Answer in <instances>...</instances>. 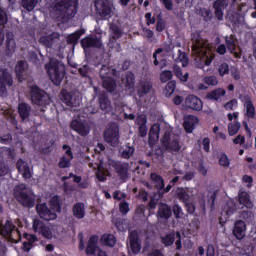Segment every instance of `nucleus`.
<instances>
[{
  "label": "nucleus",
  "mask_w": 256,
  "mask_h": 256,
  "mask_svg": "<svg viewBox=\"0 0 256 256\" xmlns=\"http://www.w3.org/2000/svg\"><path fill=\"white\" fill-rule=\"evenodd\" d=\"M44 67L53 85L59 87L63 83V79H65V64L61 60L51 58L49 63L45 64Z\"/></svg>",
  "instance_id": "nucleus-1"
},
{
  "label": "nucleus",
  "mask_w": 256,
  "mask_h": 256,
  "mask_svg": "<svg viewBox=\"0 0 256 256\" xmlns=\"http://www.w3.org/2000/svg\"><path fill=\"white\" fill-rule=\"evenodd\" d=\"M115 77H117V69L102 65L100 69V79L103 89L108 93H115V91H117V80Z\"/></svg>",
  "instance_id": "nucleus-2"
},
{
  "label": "nucleus",
  "mask_w": 256,
  "mask_h": 256,
  "mask_svg": "<svg viewBox=\"0 0 256 256\" xmlns=\"http://www.w3.org/2000/svg\"><path fill=\"white\" fill-rule=\"evenodd\" d=\"M53 11L60 17L73 19L77 15V3L73 4L71 0H55Z\"/></svg>",
  "instance_id": "nucleus-3"
},
{
  "label": "nucleus",
  "mask_w": 256,
  "mask_h": 256,
  "mask_svg": "<svg viewBox=\"0 0 256 256\" xmlns=\"http://www.w3.org/2000/svg\"><path fill=\"white\" fill-rule=\"evenodd\" d=\"M192 51H195L197 53V55H201V53H203V55H205V60L203 64H200L198 67L199 69H203V71H205V67H209L211 65V63H213V59H215V56L207 55V51H203V49H205V41L203 40V38L201 37V33H195L192 36Z\"/></svg>",
  "instance_id": "nucleus-4"
},
{
  "label": "nucleus",
  "mask_w": 256,
  "mask_h": 256,
  "mask_svg": "<svg viewBox=\"0 0 256 256\" xmlns=\"http://www.w3.org/2000/svg\"><path fill=\"white\" fill-rule=\"evenodd\" d=\"M29 95L32 105H37L38 107H49L51 105V96L38 85L30 86Z\"/></svg>",
  "instance_id": "nucleus-5"
},
{
  "label": "nucleus",
  "mask_w": 256,
  "mask_h": 256,
  "mask_svg": "<svg viewBox=\"0 0 256 256\" xmlns=\"http://www.w3.org/2000/svg\"><path fill=\"white\" fill-rule=\"evenodd\" d=\"M14 197L23 207H27L28 209L35 207V197L31 195L25 184L15 186Z\"/></svg>",
  "instance_id": "nucleus-6"
},
{
  "label": "nucleus",
  "mask_w": 256,
  "mask_h": 256,
  "mask_svg": "<svg viewBox=\"0 0 256 256\" xmlns=\"http://www.w3.org/2000/svg\"><path fill=\"white\" fill-rule=\"evenodd\" d=\"M94 7L97 17L107 21L113 17V6L107 0H95Z\"/></svg>",
  "instance_id": "nucleus-7"
},
{
  "label": "nucleus",
  "mask_w": 256,
  "mask_h": 256,
  "mask_svg": "<svg viewBox=\"0 0 256 256\" xmlns=\"http://www.w3.org/2000/svg\"><path fill=\"white\" fill-rule=\"evenodd\" d=\"M162 147L166 149V151H172L174 153H179L181 151V145L179 144L178 138H171L170 130H166L164 135L161 138Z\"/></svg>",
  "instance_id": "nucleus-8"
},
{
  "label": "nucleus",
  "mask_w": 256,
  "mask_h": 256,
  "mask_svg": "<svg viewBox=\"0 0 256 256\" xmlns=\"http://www.w3.org/2000/svg\"><path fill=\"white\" fill-rule=\"evenodd\" d=\"M36 213L43 221H55L57 213L47 206V203H40L36 205Z\"/></svg>",
  "instance_id": "nucleus-9"
},
{
  "label": "nucleus",
  "mask_w": 256,
  "mask_h": 256,
  "mask_svg": "<svg viewBox=\"0 0 256 256\" xmlns=\"http://www.w3.org/2000/svg\"><path fill=\"white\" fill-rule=\"evenodd\" d=\"M32 227L33 231L42 235L44 239H53V231H51V228L40 219H34Z\"/></svg>",
  "instance_id": "nucleus-10"
},
{
  "label": "nucleus",
  "mask_w": 256,
  "mask_h": 256,
  "mask_svg": "<svg viewBox=\"0 0 256 256\" xmlns=\"http://www.w3.org/2000/svg\"><path fill=\"white\" fill-rule=\"evenodd\" d=\"M173 215V210L171 206H169L167 203L160 202L158 204V210L156 213L157 221L159 223H167L169 219H171Z\"/></svg>",
  "instance_id": "nucleus-11"
},
{
  "label": "nucleus",
  "mask_w": 256,
  "mask_h": 256,
  "mask_svg": "<svg viewBox=\"0 0 256 256\" xmlns=\"http://www.w3.org/2000/svg\"><path fill=\"white\" fill-rule=\"evenodd\" d=\"M59 41H61V35L57 32H52L49 35H43L39 38L40 45H43L46 49H53V47H57V45H59Z\"/></svg>",
  "instance_id": "nucleus-12"
},
{
  "label": "nucleus",
  "mask_w": 256,
  "mask_h": 256,
  "mask_svg": "<svg viewBox=\"0 0 256 256\" xmlns=\"http://www.w3.org/2000/svg\"><path fill=\"white\" fill-rule=\"evenodd\" d=\"M128 241L130 250L133 255H139V253H141V237L139 236V231H129Z\"/></svg>",
  "instance_id": "nucleus-13"
},
{
  "label": "nucleus",
  "mask_w": 256,
  "mask_h": 256,
  "mask_svg": "<svg viewBox=\"0 0 256 256\" xmlns=\"http://www.w3.org/2000/svg\"><path fill=\"white\" fill-rule=\"evenodd\" d=\"M104 140L112 147L119 145V127L111 126L104 131Z\"/></svg>",
  "instance_id": "nucleus-14"
},
{
  "label": "nucleus",
  "mask_w": 256,
  "mask_h": 256,
  "mask_svg": "<svg viewBox=\"0 0 256 256\" xmlns=\"http://www.w3.org/2000/svg\"><path fill=\"white\" fill-rule=\"evenodd\" d=\"M232 235L238 241H243L247 235V224L243 220H236L232 229Z\"/></svg>",
  "instance_id": "nucleus-15"
},
{
  "label": "nucleus",
  "mask_w": 256,
  "mask_h": 256,
  "mask_svg": "<svg viewBox=\"0 0 256 256\" xmlns=\"http://www.w3.org/2000/svg\"><path fill=\"white\" fill-rule=\"evenodd\" d=\"M80 45L84 51H87V49L91 48L101 49V47H103V42H101V38H98L97 36H87L80 41Z\"/></svg>",
  "instance_id": "nucleus-16"
},
{
  "label": "nucleus",
  "mask_w": 256,
  "mask_h": 256,
  "mask_svg": "<svg viewBox=\"0 0 256 256\" xmlns=\"http://www.w3.org/2000/svg\"><path fill=\"white\" fill-rule=\"evenodd\" d=\"M7 87H13V76L7 69H0V93H5Z\"/></svg>",
  "instance_id": "nucleus-17"
},
{
  "label": "nucleus",
  "mask_w": 256,
  "mask_h": 256,
  "mask_svg": "<svg viewBox=\"0 0 256 256\" xmlns=\"http://www.w3.org/2000/svg\"><path fill=\"white\" fill-rule=\"evenodd\" d=\"M113 168L121 181H127L129 178V163L116 161L113 163Z\"/></svg>",
  "instance_id": "nucleus-18"
},
{
  "label": "nucleus",
  "mask_w": 256,
  "mask_h": 256,
  "mask_svg": "<svg viewBox=\"0 0 256 256\" xmlns=\"http://www.w3.org/2000/svg\"><path fill=\"white\" fill-rule=\"evenodd\" d=\"M153 91V84L149 81L141 80L136 86V95L139 99H143Z\"/></svg>",
  "instance_id": "nucleus-19"
},
{
  "label": "nucleus",
  "mask_w": 256,
  "mask_h": 256,
  "mask_svg": "<svg viewBox=\"0 0 256 256\" xmlns=\"http://www.w3.org/2000/svg\"><path fill=\"white\" fill-rule=\"evenodd\" d=\"M185 106L188 109H192V111H201L203 109V101L195 95H189L185 99Z\"/></svg>",
  "instance_id": "nucleus-20"
},
{
  "label": "nucleus",
  "mask_w": 256,
  "mask_h": 256,
  "mask_svg": "<svg viewBox=\"0 0 256 256\" xmlns=\"http://www.w3.org/2000/svg\"><path fill=\"white\" fill-rule=\"evenodd\" d=\"M159 133H161V124L154 123L148 134V145L149 147H153L155 143L159 141Z\"/></svg>",
  "instance_id": "nucleus-21"
},
{
  "label": "nucleus",
  "mask_w": 256,
  "mask_h": 256,
  "mask_svg": "<svg viewBox=\"0 0 256 256\" xmlns=\"http://www.w3.org/2000/svg\"><path fill=\"white\" fill-rule=\"evenodd\" d=\"M23 237L26 239V241L23 242L22 249L25 251V253H29L31 248L35 247V243L39 241V238H37V235L29 233H24Z\"/></svg>",
  "instance_id": "nucleus-22"
},
{
  "label": "nucleus",
  "mask_w": 256,
  "mask_h": 256,
  "mask_svg": "<svg viewBox=\"0 0 256 256\" xmlns=\"http://www.w3.org/2000/svg\"><path fill=\"white\" fill-rule=\"evenodd\" d=\"M71 129L73 131H76L78 135H81V137H87L89 135V132L91 131L89 127L85 126V123L79 121V120H73L70 124Z\"/></svg>",
  "instance_id": "nucleus-23"
},
{
  "label": "nucleus",
  "mask_w": 256,
  "mask_h": 256,
  "mask_svg": "<svg viewBox=\"0 0 256 256\" xmlns=\"http://www.w3.org/2000/svg\"><path fill=\"white\" fill-rule=\"evenodd\" d=\"M209 3L213 2V8L215 11V17H217L218 21L223 20V9L228 5L227 0H207Z\"/></svg>",
  "instance_id": "nucleus-24"
},
{
  "label": "nucleus",
  "mask_w": 256,
  "mask_h": 256,
  "mask_svg": "<svg viewBox=\"0 0 256 256\" xmlns=\"http://www.w3.org/2000/svg\"><path fill=\"white\" fill-rule=\"evenodd\" d=\"M199 124V118L195 115H188L184 118L183 127L186 133L195 131V126Z\"/></svg>",
  "instance_id": "nucleus-25"
},
{
  "label": "nucleus",
  "mask_w": 256,
  "mask_h": 256,
  "mask_svg": "<svg viewBox=\"0 0 256 256\" xmlns=\"http://www.w3.org/2000/svg\"><path fill=\"white\" fill-rule=\"evenodd\" d=\"M99 243V236L93 235L89 238L88 244L86 247V255H95V252L99 251V246L97 244Z\"/></svg>",
  "instance_id": "nucleus-26"
},
{
  "label": "nucleus",
  "mask_w": 256,
  "mask_h": 256,
  "mask_svg": "<svg viewBox=\"0 0 256 256\" xmlns=\"http://www.w3.org/2000/svg\"><path fill=\"white\" fill-rule=\"evenodd\" d=\"M16 169L21 172L24 179H31L33 177V174H31V168L29 167V164H27L23 159H19L16 163Z\"/></svg>",
  "instance_id": "nucleus-27"
},
{
  "label": "nucleus",
  "mask_w": 256,
  "mask_h": 256,
  "mask_svg": "<svg viewBox=\"0 0 256 256\" xmlns=\"http://www.w3.org/2000/svg\"><path fill=\"white\" fill-rule=\"evenodd\" d=\"M237 212V204L235 201L230 200L224 205L221 215H225L226 219H229L231 215H234Z\"/></svg>",
  "instance_id": "nucleus-28"
},
{
  "label": "nucleus",
  "mask_w": 256,
  "mask_h": 256,
  "mask_svg": "<svg viewBox=\"0 0 256 256\" xmlns=\"http://www.w3.org/2000/svg\"><path fill=\"white\" fill-rule=\"evenodd\" d=\"M18 114L22 121H27V118L31 117V105L25 102L19 103Z\"/></svg>",
  "instance_id": "nucleus-29"
},
{
  "label": "nucleus",
  "mask_w": 256,
  "mask_h": 256,
  "mask_svg": "<svg viewBox=\"0 0 256 256\" xmlns=\"http://www.w3.org/2000/svg\"><path fill=\"white\" fill-rule=\"evenodd\" d=\"M16 226L13 224V221L6 220L4 225L0 226V235L3 237H11L13 231H15Z\"/></svg>",
  "instance_id": "nucleus-30"
},
{
  "label": "nucleus",
  "mask_w": 256,
  "mask_h": 256,
  "mask_svg": "<svg viewBox=\"0 0 256 256\" xmlns=\"http://www.w3.org/2000/svg\"><path fill=\"white\" fill-rule=\"evenodd\" d=\"M238 197H239L238 200L240 205H244L246 209H253L254 205H253V201H251V196L249 195V193L245 191L240 192Z\"/></svg>",
  "instance_id": "nucleus-31"
},
{
  "label": "nucleus",
  "mask_w": 256,
  "mask_h": 256,
  "mask_svg": "<svg viewBox=\"0 0 256 256\" xmlns=\"http://www.w3.org/2000/svg\"><path fill=\"white\" fill-rule=\"evenodd\" d=\"M173 73L181 83H187V81H189V72H185L183 74V69H181L177 64L173 65Z\"/></svg>",
  "instance_id": "nucleus-32"
},
{
  "label": "nucleus",
  "mask_w": 256,
  "mask_h": 256,
  "mask_svg": "<svg viewBox=\"0 0 256 256\" xmlns=\"http://www.w3.org/2000/svg\"><path fill=\"white\" fill-rule=\"evenodd\" d=\"M72 213L76 219H83L85 217V203L77 202L74 204Z\"/></svg>",
  "instance_id": "nucleus-33"
},
{
  "label": "nucleus",
  "mask_w": 256,
  "mask_h": 256,
  "mask_svg": "<svg viewBox=\"0 0 256 256\" xmlns=\"http://www.w3.org/2000/svg\"><path fill=\"white\" fill-rule=\"evenodd\" d=\"M63 204V200H61V197L59 195L53 196L50 201V209L56 213H61V205Z\"/></svg>",
  "instance_id": "nucleus-34"
},
{
  "label": "nucleus",
  "mask_w": 256,
  "mask_h": 256,
  "mask_svg": "<svg viewBox=\"0 0 256 256\" xmlns=\"http://www.w3.org/2000/svg\"><path fill=\"white\" fill-rule=\"evenodd\" d=\"M124 85L128 91L135 90V74L133 72H126Z\"/></svg>",
  "instance_id": "nucleus-35"
},
{
  "label": "nucleus",
  "mask_w": 256,
  "mask_h": 256,
  "mask_svg": "<svg viewBox=\"0 0 256 256\" xmlns=\"http://www.w3.org/2000/svg\"><path fill=\"white\" fill-rule=\"evenodd\" d=\"M110 31H111V39L113 41H117L123 37V30L120 28L119 25L112 23L110 24Z\"/></svg>",
  "instance_id": "nucleus-36"
},
{
  "label": "nucleus",
  "mask_w": 256,
  "mask_h": 256,
  "mask_svg": "<svg viewBox=\"0 0 256 256\" xmlns=\"http://www.w3.org/2000/svg\"><path fill=\"white\" fill-rule=\"evenodd\" d=\"M244 107H246V116L249 119H255V106L253 105V101H251L249 96L246 97Z\"/></svg>",
  "instance_id": "nucleus-37"
},
{
  "label": "nucleus",
  "mask_w": 256,
  "mask_h": 256,
  "mask_svg": "<svg viewBox=\"0 0 256 256\" xmlns=\"http://www.w3.org/2000/svg\"><path fill=\"white\" fill-rule=\"evenodd\" d=\"M176 196L181 203H184V205L185 203H189L193 200V197H191V195L187 193V190H185V188H178Z\"/></svg>",
  "instance_id": "nucleus-38"
},
{
  "label": "nucleus",
  "mask_w": 256,
  "mask_h": 256,
  "mask_svg": "<svg viewBox=\"0 0 256 256\" xmlns=\"http://www.w3.org/2000/svg\"><path fill=\"white\" fill-rule=\"evenodd\" d=\"M101 243L106 245V247H115L117 243V238L113 234H103L101 236Z\"/></svg>",
  "instance_id": "nucleus-39"
},
{
  "label": "nucleus",
  "mask_w": 256,
  "mask_h": 256,
  "mask_svg": "<svg viewBox=\"0 0 256 256\" xmlns=\"http://www.w3.org/2000/svg\"><path fill=\"white\" fill-rule=\"evenodd\" d=\"M98 101H99L100 109L102 111H107L109 107H111V101L109 100V96H107V94L105 93H102L99 95Z\"/></svg>",
  "instance_id": "nucleus-40"
},
{
  "label": "nucleus",
  "mask_w": 256,
  "mask_h": 256,
  "mask_svg": "<svg viewBox=\"0 0 256 256\" xmlns=\"http://www.w3.org/2000/svg\"><path fill=\"white\" fill-rule=\"evenodd\" d=\"M85 33L84 30H77L73 34H70L67 36L66 41L68 45H75L79 39H81V36Z\"/></svg>",
  "instance_id": "nucleus-41"
},
{
  "label": "nucleus",
  "mask_w": 256,
  "mask_h": 256,
  "mask_svg": "<svg viewBox=\"0 0 256 256\" xmlns=\"http://www.w3.org/2000/svg\"><path fill=\"white\" fill-rule=\"evenodd\" d=\"M225 93H227L225 91V89L218 88V89H215L214 91L208 93L207 98L210 99L211 101H219V99H221V97H224Z\"/></svg>",
  "instance_id": "nucleus-42"
},
{
  "label": "nucleus",
  "mask_w": 256,
  "mask_h": 256,
  "mask_svg": "<svg viewBox=\"0 0 256 256\" xmlns=\"http://www.w3.org/2000/svg\"><path fill=\"white\" fill-rule=\"evenodd\" d=\"M225 43L228 51L230 53H233L237 49V39H235L234 35L226 36L225 37Z\"/></svg>",
  "instance_id": "nucleus-43"
},
{
  "label": "nucleus",
  "mask_w": 256,
  "mask_h": 256,
  "mask_svg": "<svg viewBox=\"0 0 256 256\" xmlns=\"http://www.w3.org/2000/svg\"><path fill=\"white\" fill-rule=\"evenodd\" d=\"M160 239H161L162 245L166 247H171V245L175 243V234L173 232H170L165 236H161Z\"/></svg>",
  "instance_id": "nucleus-44"
},
{
  "label": "nucleus",
  "mask_w": 256,
  "mask_h": 256,
  "mask_svg": "<svg viewBox=\"0 0 256 256\" xmlns=\"http://www.w3.org/2000/svg\"><path fill=\"white\" fill-rule=\"evenodd\" d=\"M150 179H151V181L156 183L158 189H163V187H165V180L163 179V176H161L155 172H152L150 174Z\"/></svg>",
  "instance_id": "nucleus-45"
},
{
  "label": "nucleus",
  "mask_w": 256,
  "mask_h": 256,
  "mask_svg": "<svg viewBox=\"0 0 256 256\" xmlns=\"http://www.w3.org/2000/svg\"><path fill=\"white\" fill-rule=\"evenodd\" d=\"M218 165H220V167H224L225 169H227V167H230L231 160L225 152H222L218 155Z\"/></svg>",
  "instance_id": "nucleus-46"
},
{
  "label": "nucleus",
  "mask_w": 256,
  "mask_h": 256,
  "mask_svg": "<svg viewBox=\"0 0 256 256\" xmlns=\"http://www.w3.org/2000/svg\"><path fill=\"white\" fill-rule=\"evenodd\" d=\"M61 99L67 107H73V95H71L67 90L63 89L61 91Z\"/></svg>",
  "instance_id": "nucleus-47"
},
{
  "label": "nucleus",
  "mask_w": 256,
  "mask_h": 256,
  "mask_svg": "<svg viewBox=\"0 0 256 256\" xmlns=\"http://www.w3.org/2000/svg\"><path fill=\"white\" fill-rule=\"evenodd\" d=\"M25 69H26L25 61L23 60L18 61L15 66V73L18 79H21L23 77V73H25Z\"/></svg>",
  "instance_id": "nucleus-48"
},
{
  "label": "nucleus",
  "mask_w": 256,
  "mask_h": 256,
  "mask_svg": "<svg viewBox=\"0 0 256 256\" xmlns=\"http://www.w3.org/2000/svg\"><path fill=\"white\" fill-rule=\"evenodd\" d=\"M38 0H22V7L29 13L37 7Z\"/></svg>",
  "instance_id": "nucleus-49"
},
{
  "label": "nucleus",
  "mask_w": 256,
  "mask_h": 256,
  "mask_svg": "<svg viewBox=\"0 0 256 256\" xmlns=\"http://www.w3.org/2000/svg\"><path fill=\"white\" fill-rule=\"evenodd\" d=\"M135 154V147L126 145L124 150L122 151V159H129L130 157H133Z\"/></svg>",
  "instance_id": "nucleus-50"
},
{
  "label": "nucleus",
  "mask_w": 256,
  "mask_h": 256,
  "mask_svg": "<svg viewBox=\"0 0 256 256\" xmlns=\"http://www.w3.org/2000/svg\"><path fill=\"white\" fill-rule=\"evenodd\" d=\"M239 129H241V123L239 122L230 123L228 125V133L231 137H233V135H237V133H239Z\"/></svg>",
  "instance_id": "nucleus-51"
},
{
  "label": "nucleus",
  "mask_w": 256,
  "mask_h": 256,
  "mask_svg": "<svg viewBox=\"0 0 256 256\" xmlns=\"http://www.w3.org/2000/svg\"><path fill=\"white\" fill-rule=\"evenodd\" d=\"M171 79H173V71L164 70L160 73L161 83H167L168 81H172Z\"/></svg>",
  "instance_id": "nucleus-52"
},
{
  "label": "nucleus",
  "mask_w": 256,
  "mask_h": 256,
  "mask_svg": "<svg viewBox=\"0 0 256 256\" xmlns=\"http://www.w3.org/2000/svg\"><path fill=\"white\" fill-rule=\"evenodd\" d=\"M175 89H177V82L175 80H170L165 88L166 95H168V97H171V95L175 93Z\"/></svg>",
  "instance_id": "nucleus-53"
},
{
  "label": "nucleus",
  "mask_w": 256,
  "mask_h": 256,
  "mask_svg": "<svg viewBox=\"0 0 256 256\" xmlns=\"http://www.w3.org/2000/svg\"><path fill=\"white\" fill-rule=\"evenodd\" d=\"M167 29V23L165 20L161 17V15H158V20L156 22V31L157 33H163Z\"/></svg>",
  "instance_id": "nucleus-54"
},
{
  "label": "nucleus",
  "mask_w": 256,
  "mask_h": 256,
  "mask_svg": "<svg viewBox=\"0 0 256 256\" xmlns=\"http://www.w3.org/2000/svg\"><path fill=\"white\" fill-rule=\"evenodd\" d=\"M172 213L174 214L175 219H183V208H181L179 204H176L172 207Z\"/></svg>",
  "instance_id": "nucleus-55"
},
{
  "label": "nucleus",
  "mask_w": 256,
  "mask_h": 256,
  "mask_svg": "<svg viewBox=\"0 0 256 256\" xmlns=\"http://www.w3.org/2000/svg\"><path fill=\"white\" fill-rule=\"evenodd\" d=\"M240 217L241 219H244V221H251L252 219H254L255 214H253V211L251 210H243L242 212H240Z\"/></svg>",
  "instance_id": "nucleus-56"
},
{
  "label": "nucleus",
  "mask_w": 256,
  "mask_h": 256,
  "mask_svg": "<svg viewBox=\"0 0 256 256\" xmlns=\"http://www.w3.org/2000/svg\"><path fill=\"white\" fill-rule=\"evenodd\" d=\"M184 207L189 215H193L195 213V211L197 210V207L195 206V203L193 202V200L186 202L184 204Z\"/></svg>",
  "instance_id": "nucleus-57"
},
{
  "label": "nucleus",
  "mask_w": 256,
  "mask_h": 256,
  "mask_svg": "<svg viewBox=\"0 0 256 256\" xmlns=\"http://www.w3.org/2000/svg\"><path fill=\"white\" fill-rule=\"evenodd\" d=\"M58 166L60 169H67L71 167V159H67L65 156L61 157Z\"/></svg>",
  "instance_id": "nucleus-58"
},
{
  "label": "nucleus",
  "mask_w": 256,
  "mask_h": 256,
  "mask_svg": "<svg viewBox=\"0 0 256 256\" xmlns=\"http://www.w3.org/2000/svg\"><path fill=\"white\" fill-rule=\"evenodd\" d=\"M218 73L221 77L224 75H229V64L222 63L218 66Z\"/></svg>",
  "instance_id": "nucleus-59"
},
{
  "label": "nucleus",
  "mask_w": 256,
  "mask_h": 256,
  "mask_svg": "<svg viewBox=\"0 0 256 256\" xmlns=\"http://www.w3.org/2000/svg\"><path fill=\"white\" fill-rule=\"evenodd\" d=\"M119 211L122 215H127V213H129V211H130L129 202H127L125 200L120 202Z\"/></svg>",
  "instance_id": "nucleus-60"
},
{
  "label": "nucleus",
  "mask_w": 256,
  "mask_h": 256,
  "mask_svg": "<svg viewBox=\"0 0 256 256\" xmlns=\"http://www.w3.org/2000/svg\"><path fill=\"white\" fill-rule=\"evenodd\" d=\"M202 147L205 153H209L211 151V139H209V137L203 138Z\"/></svg>",
  "instance_id": "nucleus-61"
},
{
  "label": "nucleus",
  "mask_w": 256,
  "mask_h": 256,
  "mask_svg": "<svg viewBox=\"0 0 256 256\" xmlns=\"http://www.w3.org/2000/svg\"><path fill=\"white\" fill-rule=\"evenodd\" d=\"M203 81L206 85H212V86H215L219 83V81L217 80V77L215 76H206L204 77Z\"/></svg>",
  "instance_id": "nucleus-62"
},
{
  "label": "nucleus",
  "mask_w": 256,
  "mask_h": 256,
  "mask_svg": "<svg viewBox=\"0 0 256 256\" xmlns=\"http://www.w3.org/2000/svg\"><path fill=\"white\" fill-rule=\"evenodd\" d=\"M11 141H13V136L11 135V133L5 134L2 137H0V143L2 145H9Z\"/></svg>",
  "instance_id": "nucleus-63"
},
{
  "label": "nucleus",
  "mask_w": 256,
  "mask_h": 256,
  "mask_svg": "<svg viewBox=\"0 0 256 256\" xmlns=\"http://www.w3.org/2000/svg\"><path fill=\"white\" fill-rule=\"evenodd\" d=\"M237 105H238L237 99H232V100L228 101V102L224 105V107H225V109H228V110H230V111H233V109H237Z\"/></svg>",
  "instance_id": "nucleus-64"
}]
</instances>
